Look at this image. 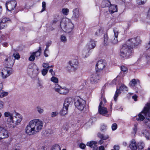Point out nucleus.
Returning <instances> with one entry per match:
<instances>
[{
    "instance_id": "obj_30",
    "label": "nucleus",
    "mask_w": 150,
    "mask_h": 150,
    "mask_svg": "<svg viewBox=\"0 0 150 150\" xmlns=\"http://www.w3.org/2000/svg\"><path fill=\"white\" fill-rule=\"evenodd\" d=\"M97 143L95 141H91L88 142L86 144L87 146H89L91 148H94L95 146H97L96 145Z\"/></svg>"
},
{
    "instance_id": "obj_47",
    "label": "nucleus",
    "mask_w": 150,
    "mask_h": 150,
    "mask_svg": "<svg viewBox=\"0 0 150 150\" xmlns=\"http://www.w3.org/2000/svg\"><path fill=\"white\" fill-rule=\"evenodd\" d=\"M42 10L41 11V12L42 13L45 10V8H46V3L45 2L43 1L42 2Z\"/></svg>"
},
{
    "instance_id": "obj_49",
    "label": "nucleus",
    "mask_w": 150,
    "mask_h": 150,
    "mask_svg": "<svg viewBox=\"0 0 150 150\" xmlns=\"http://www.w3.org/2000/svg\"><path fill=\"white\" fill-rule=\"evenodd\" d=\"M48 69H44L42 70V74L43 76L45 75L47 73Z\"/></svg>"
},
{
    "instance_id": "obj_57",
    "label": "nucleus",
    "mask_w": 150,
    "mask_h": 150,
    "mask_svg": "<svg viewBox=\"0 0 150 150\" xmlns=\"http://www.w3.org/2000/svg\"><path fill=\"white\" fill-rule=\"evenodd\" d=\"M79 146L81 148L83 149L86 147V145L83 144L81 143L80 144Z\"/></svg>"
},
{
    "instance_id": "obj_13",
    "label": "nucleus",
    "mask_w": 150,
    "mask_h": 150,
    "mask_svg": "<svg viewBox=\"0 0 150 150\" xmlns=\"http://www.w3.org/2000/svg\"><path fill=\"white\" fill-rule=\"evenodd\" d=\"M106 64L104 60H100L98 62L96 65L95 69L96 72L101 71L105 68Z\"/></svg>"
},
{
    "instance_id": "obj_40",
    "label": "nucleus",
    "mask_w": 150,
    "mask_h": 150,
    "mask_svg": "<svg viewBox=\"0 0 150 150\" xmlns=\"http://www.w3.org/2000/svg\"><path fill=\"white\" fill-rule=\"evenodd\" d=\"M145 123L146 125L150 128V119L149 118H146L144 120Z\"/></svg>"
},
{
    "instance_id": "obj_38",
    "label": "nucleus",
    "mask_w": 150,
    "mask_h": 150,
    "mask_svg": "<svg viewBox=\"0 0 150 150\" xmlns=\"http://www.w3.org/2000/svg\"><path fill=\"white\" fill-rule=\"evenodd\" d=\"M7 26V24H6L5 23H3L0 22V29H3L6 28Z\"/></svg>"
},
{
    "instance_id": "obj_52",
    "label": "nucleus",
    "mask_w": 150,
    "mask_h": 150,
    "mask_svg": "<svg viewBox=\"0 0 150 150\" xmlns=\"http://www.w3.org/2000/svg\"><path fill=\"white\" fill-rule=\"evenodd\" d=\"M138 125L137 123H135L134 124V127L133 128L134 132L136 134L137 131V126Z\"/></svg>"
},
{
    "instance_id": "obj_34",
    "label": "nucleus",
    "mask_w": 150,
    "mask_h": 150,
    "mask_svg": "<svg viewBox=\"0 0 150 150\" xmlns=\"http://www.w3.org/2000/svg\"><path fill=\"white\" fill-rule=\"evenodd\" d=\"M8 94V92H5L2 90L1 92H0V97L1 98H2L7 96Z\"/></svg>"
},
{
    "instance_id": "obj_5",
    "label": "nucleus",
    "mask_w": 150,
    "mask_h": 150,
    "mask_svg": "<svg viewBox=\"0 0 150 150\" xmlns=\"http://www.w3.org/2000/svg\"><path fill=\"white\" fill-rule=\"evenodd\" d=\"M150 103H147L144 108V110L136 117V119L138 121H143L145 118V117L147 118V117H150Z\"/></svg>"
},
{
    "instance_id": "obj_62",
    "label": "nucleus",
    "mask_w": 150,
    "mask_h": 150,
    "mask_svg": "<svg viewBox=\"0 0 150 150\" xmlns=\"http://www.w3.org/2000/svg\"><path fill=\"white\" fill-rule=\"evenodd\" d=\"M137 96L136 95H135L132 96V98L135 101L137 100Z\"/></svg>"
},
{
    "instance_id": "obj_27",
    "label": "nucleus",
    "mask_w": 150,
    "mask_h": 150,
    "mask_svg": "<svg viewBox=\"0 0 150 150\" xmlns=\"http://www.w3.org/2000/svg\"><path fill=\"white\" fill-rule=\"evenodd\" d=\"M139 83V81L138 79H133L130 82L129 85L130 86L134 87Z\"/></svg>"
},
{
    "instance_id": "obj_56",
    "label": "nucleus",
    "mask_w": 150,
    "mask_h": 150,
    "mask_svg": "<svg viewBox=\"0 0 150 150\" xmlns=\"http://www.w3.org/2000/svg\"><path fill=\"white\" fill-rule=\"evenodd\" d=\"M49 64L47 63H43L42 64V66L43 67L45 68V69H48Z\"/></svg>"
},
{
    "instance_id": "obj_42",
    "label": "nucleus",
    "mask_w": 150,
    "mask_h": 150,
    "mask_svg": "<svg viewBox=\"0 0 150 150\" xmlns=\"http://www.w3.org/2000/svg\"><path fill=\"white\" fill-rule=\"evenodd\" d=\"M35 59V57L32 52L31 54V55L29 58V60L30 61H33Z\"/></svg>"
},
{
    "instance_id": "obj_63",
    "label": "nucleus",
    "mask_w": 150,
    "mask_h": 150,
    "mask_svg": "<svg viewBox=\"0 0 150 150\" xmlns=\"http://www.w3.org/2000/svg\"><path fill=\"white\" fill-rule=\"evenodd\" d=\"M99 150H105L104 149V146H100L98 148Z\"/></svg>"
},
{
    "instance_id": "obj_18",
    "label": "nucleus",
    "mask_w": 150,
    "mask_h": 150,
    "mask_svg": "<svg viewBox=\"0 0 150 150\" xmlns=\"http://www.w3.org/2000/svg\"><path fill=\"white\" fill-rule=\"evenodd\" d=\"M100 76L97 73L92 75L90 79L91 83L95 84L98 83L100 79Z\"/></svg>"
},
{
    "instance_id": "obj_46",
    "label": "nucleus",
    "mask_w": 150,
    "mask_h": 150,
    "mask_svg": "<svg viewBox=\"0 0 150 150\" xmlns=\"http://www.w3.org/2000/svg\"><path fill=\"white\" fill-rule=\"evenodd\" d=\"M13 57V58L14 59H18L20 58V57L18 53H16L13 54V55L12 56Z\"/></svg>"
},
{
    "instance_id": "obj_33",
    "label": "nucleus",
    "mask_w": 150,
    "mask_h": 150,
    "mask_svg": "<svg viewBox=\"0 0 150 150\" xmlns=\"http://www.w3.org/2000/svg\"><path fill=\"white\" fill-rule=\"evenodd\" d=\"M142 133L147 139H150V133L148 131L146 130H144Z\"/></svg>"
},
{
    "instance_id": "obj_58",
    "label": "nucleus",
    "mask_w": 150,
    "mask_h": 150,
    "mask_svg": "<svg viewBox=\"0 0 150 150\" xmlns=\"http://www.w3.org/2000/svg\"><path fill=\"white\" fill-rule=\"evenodd\" d=\"M49 72L51 73V75L52 76H54L55 75V73L53 71L52 69H50L49 71Z\"/></svg>"
},
{
    "instance_id": "obj_32",
    "label": "nucleus",
    "mask_w": 150,
    "mask_h": 150,
    "mask_svg": "<svg viewBox=\"0 0 150 150\" xmlns=\"http://www.w3.org/2000/svg\"><path fill=\"white\" fill-rule=\"evenodd\" d=\"M0 21L7 24V23L11 21V19L8 18L4 17L1 18Z\"/></svg>"
},
{
    "instance_id": "obj_50",
    "label": "nucleus",
    "mask_w": 150,
    "mask_h": 150,
    "mask_svg": "<svg viewBox=\"0 0 150 150\" xmlns=\"http://www.w3.org/2000/svg\"><path fill=\"white\" fill-rule=\"evenodd\" d=\"M112 130H115L117 128V125L116 123H114L112 125Z\"/></svg>"
},
{
    "instance_id": "obj_48",
    "label": "nucleus",
    "mask_w": 150,
    "mask_h": 150,
    "mask_svg": "<svg viewBox=\"0 0 150 150\" xmlns=\"http://www.w3.org/2000/svg\"><path fill=\"white\" fill-rule=\"evenodd\" d=\"M146 0H137V3L139 5L142 4L146 1Z\"/></svg>"
},
{
    "instance_id": "obj_3",
    "label": "nucleus",
    "mask_w": 150,
    "mask_h": 150,
    "mask_svg": "<svg viewBox=\"0 0 150 150\" xmlns=\"http://www.w3.org/2000/svg\"><path fill=\"white\" fill-rule=\"evenodd\" d=\"M133 53L132 47L129 44H124L121 48L119 55L122 59H125L129 58Z\"/></svg>"
},
{
    "instance_id": "obj_15",
    "label": "nucleus",
    "mask_w": 150,
    "mask_h": 150,
    "mask_svg": "<svg viewBox=\"0 0 150 150\" xmlns=\"http://www.w3.org/2000/svg\"><path fill=\"white\" fill-rule=\"evenodd\" d=\"M12 74L11 69L8 67H6L2 70L1 76L3 79H5Z\"/></svg>"
},
{
    "instance_id": "obj_61",
    "label": "nucleus",
    "mask_w": 150,
    "mask_h": 150,
    "mask_svg": "<svg viewBox=\"0 0 150 150\" xmlns=\"http://www.w3.org/2000/svg\"><path fill=\"white\" fill-rule=\"evenodd\" d=\"M2 45L5 47H6L8 45V44L6 42H4L2 43Z\"/></svg>"
},
{
    "instance_id": "obj_1",
    "label": "nucleus",
    "mask_w": 150,
    "mask_h": 150,
    "mask_svg": "<svg viewBox=\"0 0 150 150\" xmlns=\"http://www.w3.org/2000/svg\"><path fill=\"white\" fill-rule=\"evenodd\" d=\"M43 126L41 120L35 119L30 121L25 129V133L29 136L34 135L40 132Z\"/></svg>"
},
{
    "instance_id": "obj_7",
    "label": "nucleus",
    "mask_w": 150,
    "mask_h": 150,
    "mask_svg": "<svg viewBox=\"0 0 150 150\" xmlns=\"http://www.w3.org/2000/svg\"><path fill=\"white\" fill-rule=\"evenodd\" d=\"M86 101L79 97H76L75 99L74 105L75 107L80 110H83L85 107Z\"/></svg>"
},
{
    "instance_id": "obj_37",
    "label": "nucleus",
    "mask_w": 150,
    "mask_h": 150,
    "mask_svg": "<svg viewBox=\"0 0 150 150\" xmlns=\"http://www.w3.org/2000/svg\"><path fill=\"white\" fill-rule=\"evenodd\" d=\"M108 41V36L107 34H105L104 36V43L105 45H107Z\"/></svg>"
},
{
    "instance_id": "obj_53",
    "label": "nucleus",
    "mask_w": 150,
    "mask_h": 150,
    "mask_svg": "<svg viewBox=\"0 0 150 150\" xmlns=\"http://www.w3.org/2000/svg\"><path fill=\"white\" fill-rule=\"evenodd\" d=\"M121 69L122 71L125 72L127 70V67L124 66H122L121 67Z\"/></svg>"
},
{
    "instance_id": "obj_25",
    "label": "nucleus",
    "mask_w": 150,
    "mask_h": 150,
    "mask_svg": "<svg viewBox=\"0 0 150 150\" xmlns=\"http://www.w3.org/2000/svg\"><path fill=\"white\" fill-rule=\"evenodd\" d=\"M117 6L116 5H112L111 4L109 8V11L111 13L117 12Z\"/></svg>"
},
{
    "instance_id": "obj_20",
    "label": "nucleus",
    "mask_w": 150,
    "mask_h": 150,
    "mask_svg": "<svg viewBox=\"0 0 150 150\" xmlns=\"http://www.w3.org/2000/svg\"><path fill=\"white\" fill-rule=\"evenodd\" d=\"M98 111L101 115L106 117H108L109 115L108 113V112L107 108L105 107H98Z\"/></svg>"
},
{
    "instance_id": "obj_29",
    "label": "nucleus",
    "mask_w": 150,
    "mask_h": 150,
    "mask_svg": "<svg viewBox=\"0 0 150 150\" xmlns=\"http://www.w3.org/2000/svg\"><path fill=\"white\" fill-rule=\"evenodd\" d=\"M68 107L63 106V109L60 111V113L62 115H65L68 113Z\"/></svg>"
},
{
    "instance_id": "obj_16",
    "label": "nucleus",
    "mask_w": 150,
    "mask_h": 150,
    "mask_svg": "<svg viewBox=\"0 0 150 150\" xmlns=\"http://www.w3.org/2000/svg\"><path fill=\"white\" fill-rule=\"evenodd\" d=\"M114 36L112 37L111 39L110 42L113 45H115L117 43L118 41L117 40L118 36L119 34L118 31L116 29H113Z\"/></svg>"
},
{
    "instance_id": "obj_24",
    "label": "nucleus",
    "mask_w": 150,
    "mask_h": 150,
    "mask_svg": "<svg viewBox=\"0 0 150 150\" xmlns=\"http://www.w3.org/2000/svg\"><path fill=\"white\" fill-rule=\"evenodd\" d=\"M104 32V29L102 27H99L98 28L95 33L96 36H100L102 35Z\"/></svg>"
},
{
    "instance_id": "obj_36",
    "label": "nucleus",
    "mask_w": 150,
    "mask_h": 150,
    "mask_svg": "<svg viewBox=\"0 0 150 150\" xmlns=\"http://www.w3.org/2000/svg\"><path fill=\"white\" fill-rule=\"evenodd\" d=\"M144 144L142 142H140L138 144L137 147L139 149H143L144 147Z\"/></svg>"
},
{
    "instance_id": "obj_64",
    "label": "nucleus",
    "mask_w": 150,
    "mask_h": 150,
    "mask_svg": "<svg viewBox=\"0 0 150 150\" xmlns=\"http://www.w3.org/2000/svg\"><path fill=\"white\" fill-rule=\"evenodd\" d=\"M51 44V42H48L46 43V47H49V46H50Z\"/></svg>"
},
{
    "instance_id": "obj_12",
    "label": "nucleus",
    "mask_w": 150,
    "mask_h": 150,
    "mask_svg": "<svg viewBox=\"0 0 150 150\" xmlns=\"http://www.w3.org/2000/svg\"><path fill=\"white\" fill-rule=\"evenodd\" d=\"M9 135L8 131L6 128L0 126V140L8 138Z\"/></svg>"
},
{
    "instance_id": "obj_44",
    "label": "nucleus",
    "mask_w": 150,
    "mask_h": 150,
    "mask_svg": "<svg viewBox=\"0 0 150 150\" xmlns=\"http://www.w3.org/2000/svg\"><path fill=\"white\" fill-rule=\"evenodd\" d=\"M107 129V126L105 125H103L101 126L100 130L102 132H104Z\"/></svg>"
},
{
    "instance_id": "obj_10",
    "label": "nucleus",
    "mask_w": 150,
    "mask_h": 150,
    "mask_svg": "<svg viewBox=\"0 0 150 150\" xmlns=\"http://www.w3.org/2000/svg\"><path fill=\"white\" fill-rule=\"evenodd\" d=\"M127 42V44H129L132 47L134 46H137L140 44L141 42V40L139 37H137L136 38L129 39Z\"/></svg>"
},
{
    "instance_id": "obj_28",
    "label": "nucleus",
    "mask_w": 150,
    "mask_h": 150,
    "mask_svg": "<svg viewBox=\"0 0 150 150\" xmlns=\"http://www.w3.org/2000/svg\"><path fill=\"white\" fill-rule=\"evenodd\" d=\"M72 101V99L71 98L69 97L67 98L65 100L64 105V106L69 107V105Z\"/></svg>"
},
{
    "instance_id": "obj_55",
    "label": "nucleus",
    "mask_w": 150,
    "mask_h": 150,
    "mask_svg": "<svg viewBox=\"0 0 150 150\" xmlns=\"http://www.w3.org/2000/svg\"><path fill=\"white\" fill-rule=\"evenodd\" d=\"M62 129L65 131H67L68 129V126L67 125H64Z\"/></svg>"
},
{
    "instance_id": "obj_22",
    "label": "nucleus",
    "mask_w": 150,
    "mask_h": 150,
    "mask_svg": "<svg viewBox=\"0 0 150 150\" xmlns=\"http://www.w3.org/2000/svg\"><path fill=\"white\" fill-rule=\"evenodd\" d=\"M100 100V102L98 107H104L107 102L105 97L103 95H102Z\"/></svg>"
},
{
    "instance_id": "obj_31",
    "label": "nucleus",
    "mask_w": 150,
    "mask_h": 150,
    "mask_svg": "<svg viewBox=\"0 0 150 150\" xmlns=\"http://www.w3.org/2000/svg\"><path fill=\"white\" fill-rule=\"evenodd\" d=\"M41 47H39V49L36 52H33L35 57L37 58L38 57H39L40 56L41 53Z\"/></svg>"
},
{
    "instance_id": "obj_19",
    "label": "nucleus",
    "mask_w": 150,
    "mask_h": 150,
    "mask_svg": "<svg viewBox=\"0 0 150 150\" xmlns=\"http://www.w3.org/2000/svg\"><path fill=\"white\" fill-rule=\"evenodd\" d=\"M68 63L74 71L76 70L79 68V63L76 59L71 60Z\"/></svg>"
},
{
    "instance_id": "obj_8",
    "label": "nucleus",
    "mask_w": 150,
    "mask_h": 150,
    "mask_svg": "<svg viewBox=\"0 0 150 150\" xmlns=\"http://www.w3.org/2000/svg\"><path fill=\"white\" fill-rule=\"evenodd\" d=\"M14 62L15 59L13 58V56H7L6 57L4 62V64L5 66H7V67L9 68L13 66Z\"/></svg>"
},
{
    "instance_id": "obj_2",
    "label": "nucleus",
    "mask_w": 150,
    "mask_h": 150,
    "mask_svg": "<svg viewBox=\"0 0 150 150\" xmlns=\"http://www.w3.org/2000/svg\"><path fill=\"white\" fill-rule=\"evenodd\" d=\"M4 115L7 117L6 122L10 127H14V125H18L20 124L22 120V116L19 113L16 112L11 113L7 111L4 112Z\"/></svg>"
},
{
    "instance_id": "obj_54",
    "label": "nucleus",
    "mask_w": 150,
    "mask_h": 150,
    "mask_svg": "<svg viewBox=\"0 0 150 150\" xmlns=\"http://www.w3.org/2000/svg\"><path fill=\"white\" fill-rule=\"evenodd\" d=\"M145 48L146 50L150 49V41L148 44L146 45L145 46Z\"/></svg>"
},
{
    "instance_id": "obj_21",
    "label": "nucleus",
    "mask_w": 150,
    "mask_h": 150,
    "mask_svg": "<svg viewBox=\"0 0 150 150\" xmlns=\"http://www.w3.org/2000/svg\"><path fill=\"white\" fill-rule=\"evenodd\" d=\"M129 147L132 150H136L137 149V146L136 141L134 139L132 140L130 142Z\"/></svg>"
},
{
    "instance_id": "obj_59",
    "label": "nucleus",
    "mask_w": 150,
    "mask_h": 150,
    "mask_svg": "<svg viewBox=\"0 0 150 150\" xmlns=\"http://www.w3.org/2000/svg\"><path fill=\"white\" fill-rule=\"evenodd\" d=\"M4 106V103L2 101H0V110L3 108Z\"/></svg>"
},
{
    "instance_id": "obj_43",
    "label": "nucleus",
    "mask_w": 150,
    "mask_h": 150,
    "mask_svg": "<svg viewBox=\"0 0 150 150\" xmlns=\"http://www.w3.org/2000/svg\"><path fill=\"white\" fill-rule=\"evenodd\" d=\"M51 81L55 83H57L58 82V80L57 78L54 76L51 78Z\"/></svg>"
},
{
    "instance_id": "obj_41",
    "label": "nucleus",
    "mask_w": 150,
    "mask_h": 150,
    "mask_svg": "<svg viewBox=\"0 0 150 150\" xmlns=\"http://www.w3.org/2000/svg\"><path fill=\"white\" fill-rule=\"evenodd\" d=\"M36 109L37 111L40 114L42 113L43 111L44 110L41 107L39 106H38L36 107Z\"/></svg>"
},
{
    "instance_id": "obj_17",
    "label": "nucleus",
    "mask_w": 150,
    "mask_h": 150,
    "mask_svg": "<svg viewBox=\"0 0 150 150\" xmlns=\"http://www.w3.org/2000/svg\"><path fill=\"white\" fill-rule=\"evenodd\" d=\"M97 135L98 137L101 139L98 142V144L100 145H101L103 143V140H106L109 138L108 135L104 134L100 132H98L97 134Z\"/></svg>"
},
{
    "instance_id": "obj_35",
    "label": "nucleus",
    "mask_w": 150,
    "mask_h": 150,
    "mask_svg": "<svg viewBox=\"0 0 150 150\" xmlns=\"http://www.w3.org/2000/svg\"><path fill=\"white\" fill-rule=\"evenodd\" d=\"M51 150H61V149L59 146L56 144L52 146Z\"/></svg>"
},
{
    "instance_id": "obj_45",
    "label": "nucleus",
    "mask_w": 150,
    "mask_h": 150,
    "mask_svg": "<svg viewBox=\"0 0 150 150\" xmlns=\"http://www.w3.org/2000/svg\"><path fill=\"white\" fill-rule=\"evenodd\" d=\"M60 39L61 41L65 42L67 41V39L65 36L64 35H62L61 36Z\"/></svg>"
},
{
    "instance_id": "obj_26",
    "label": "nucleus",
    "mask_w": 150,
    "mask_h": 150,
    "mask_svg": "<svg viewBox=\"0 0 150 150\" xmlns=\"http://www.w3.org/2000/svg\"><path fill=\"white\" fill-rule=\"evenodd\" d=\"M111 3L109 0H104L102 1L101 6L103 8L109 7L111 5Z\"/></svg>"
},
{
    "instance_id": "obj_39",
    "label": "nucleus",
    "mask_w": 150,
    "mask_h": 150,
    "mask_svg": "<svg viewBox=\"0 0 150 150\" xmlns=\"http://www.w3.org/2000/svg\"><path fill=\"white\" fill-rule=\"evenodd\" d=\"M69 10L67 8H64L62 9V12L64 14L67 15L69 12Z\"/></svg>"
},
{
    "instance_id": "obj_14",
    "label": "nucleus",
    "mask_w": 150,
    "mask_h": 150,
    "mask_svg": "<svg viewBox=\"0 0 150 150\" xmlns=\"http://www.w3.org/2000/svg\"><path fill=\"white\" fill-rule=\"evenodd\" d=\"M128 91L127 88L124 85H122L120 87L119 89L117 88L116 91L115 92V94L114 96V100L116 101L117 100V98L119 95L121 93L120 91Z\"/></svg>"
},
{
    "instance_id": "obj_11",
    "label": "nucleus",
    "mask_w": 150,
    "mask_h": 150,
    "mask_svg": "<svg viewBox=\"0 0 150 150\" xmlns=\"http://www.w3.org/2000/svg\"><path fill=\"white\" fill-rule=\"evenodd\" d=\"M55 91L60 94L65 95L69 92V89L65 87H62L58 84H56L54 87Z\"/></svg>"
},
{
    "instance_id": "obj_9",
    "label": "nucleus",
    "mask_w": 150,
    "mask_h": 150,
    "mask_svg": "<svg viewBox=\"0 0 150 150\" xmlns=\"http://www.w3.org/2000/svg\"><path fill=\"white\" fill-rule=\"evenodd\" d=\"M17 5V2L15 0H11L7 1L6 3V9L9 11L12 12L15 8Z\"/></svg>"
},
{
    "instance_id": "obj_51",
    "label": "nucleus",
    "mask_w": 150,
    "mask_h": 150,
    "mask_svg": "<svg viewBox=\"0 0 150 150\" xmlns=\"http://www.w3.org/2000/svg\"><path fill=\"white\" fill-rule=\"evenodd\" d=\"M58 112H57L55 111L52 112L51 113V117H54L57 116L58 115Z\"/></svg>"
},
{
    "instance_id": "obj_4",
    "label": "nucleus",
    "mask_w": 150,
    "mask_h": 150,
    "mask_svg": "<svg viewBox=\"0 0 150 150\" xmlns=\"http://www.w3.org/2000/svg\"><path fill=\"white\" fill-rule=\"evenodd\" d=\"M60 26L64 31L67 33L71 32L74 27L71 20L67 18L62 19L60 23Z\"/></svg>"
},
{
    "instance_id": "obj_6",
    "label": "nucleus",
    "mask_w": 150,
    "mask_h": 150,
    "mask_svg": "<svg viewBox=\"0 0 150 150\" xmlns=\"http://www.w3.org/2000/svg\"><path fill=\"white\" fill-rule=\"evenodd\" d=\"M96 46L95 42L93 40H91L87 44L86 49L83 50L82 52L83 57L86 58L89 55L88 54L89 51L94 48Z\"/></svg>"
},
{
    "instance_id": "obj_60",
    "label": "nucleus",
    "mask_w": 150,
    "mask_h": 150,
    "mask_svg": "<svg viewBox=\"0 0 150 150\" xmlns=\"http://www.w3.org/2000/svg\"><path fill=\"white\" fill-rule=\"evenodd\" d=\"M114 148L115 150H119L120 149V147L118 145H115L114 146Z\"/></svg>"
},
{
    "instance_id": "obj_23",
    "label": "nucleus",
    "mask_w": 150,
    "mask_h": 150,
    "mask_svg": "<svg viewBox=\"0 0 150 150\" xmlns=\"http://www.w3.org/2000/svg\"><path fill=\"white\" fill-rule=\"evenodd\" d=\"M72 18L74 20H77L79 16V10L77 8L75 9L73 11Z\"/></svg>"
}]
</instances>
